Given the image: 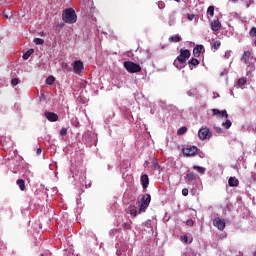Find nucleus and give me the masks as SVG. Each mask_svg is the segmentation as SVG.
Masks as SVG:
<instances>
[{
    "mask_svg": "<svg viewBox=\"0 0 256 256\" xmlns=\"http://www.w3.org/2000/svg\"><path fill=\"white\" fill-rule=\"evenodd\" d=\"M225 57H226L227 59H229V54L226 53V54H225Z\"/></svg>",
    "mask_w": 256,
    "mask_h": 256,
    "instance_id": "obj_40",
    "label": "nucleus"
},
{
    "mask_svg": "<svg viewBox=\"0 0 256 256\" xmlns=\"http://www.w3.org/2000/svg\"><path fill=\"white\" fill-rule=\"evenodd\" d=\"M45 117L51 123H55V121H59V115L54 112H45Z\"/></svg>",
    "mask_w": 256,
    "mask_h": 256,
    "instance_id": "obj_8",
    "label": "nucleus"
},
{
    "mask_svg": "<svg viewBox=\"0 0 256 256\" xmlns=\"http://www.w3.org/2000/svg\"><path fill=\"white\" fill-rule=\"evenodd\" d=\"M250 37H256V27H252L249 32Z\"/></svg>",
    "mask_w": 256,
    "mask_h": 256,
    "instance_id": "obj_29",
    "label": "nucleus"
},
{
    "mask_svg": "<svg viewBox=\"0 0 256 256\" xmlns=\"http://www.w3.org/2000/svg\"><path fill=\"white\" fill-rule=\"evenodd\" d=\"M60 135L61 137H65V135H67V128H62L60 131Z\"/></svg>",
    "mask_w": 256,
    "mask_h": 256,
    "instance_id": "obj_33",
    "label": "nucleus"
},
{
    "mask_svg": "<svg viewBox=\"0 0 256 256\" xmlns=\"http://www.w3.org/2000/svg\"><path fill=\"white\" fill-rule=\"evenodd\" d=\"M213 115H218V117H225V119H229V114L227 110H219V109H212Z\"/></svg>",
    "mask_w": 256,
    "mask_h": 256,
    "instance_id": "obj_10",
    "label": "nucleus"
},
{
    "mask_svg": "<svg viewBox=\"0 0 256 256\" xmlns=\"http://www.w3.org/2000/svg\"><path fill=\"white\" fill-rule=\"evenodd\" d=\"M214 227H217L219 231H223L225 229V221H223L221 218L217 217L214 219Z\"/></svg>",
    "mask_w": 256,
    "mask_h": 256,
    "instance_id": "obj_9",
    "label": "nucleus"
},
{
    "mask_svg": "<svg viewBox=\"0 0 256 256\" xmlns=\"http://www.w3.org/2000/svg\"><path fill=\"white\" fill-rule=\"evenodd\" d=\"M35 53L34 49H29L26 53L23 54V59L25 61H27V59H29L30 56H32Z\"/></svg>",
    "mask_w": 256,
    "mask_h": 256,
    "instance_id": "obj_18",
    "label": "nucleus"
},
{
    "mask_svg": "<svg viewBox=\"0 0 256 256\" xmlns=\"http://www.w3.org/2000/svg\"><path fill=\"white\" fill-rule=\"evenodd\" d=\"M219 47H221V41L216 40L213 45H212V49H215V51H217V49H219Z\"/></svg>",
    "mask_w": 256,
    "mask_h": 256,
    "instance_id": "obj_24",
    "label": "nucleus"
},
{
    "mask_svg": "<svg viewBox=\"0 0 256 256\" xmlns=\"http://www.w3.org/2000/svg\"><path fill=\"white\" fill-rule=\"evenodd\" d=\"M198 136L201 141H205V139H211V137H213V133L209 128H201L198 132Z\"/></svg>",
    "mask_w": 256,
    "mask_h": 256,
    "instance_id": "obj_5",
    "label": "nucleus"
},
{
    "mask_svg": "<svg viewBox=\"0 0 256 256\" xmlns=\"http://www.w3.org/2000/svg\"><path fill=\"white\" fill-rule=\"evenodd\" d=\"M229 187H237L239 185V180L235 177H230L228 180Z\"/></svg>",
    "mask_w": 256,
    "mask_h": 256,
    "instance_id": "obj_16",
    "label": "nucleus"
},
{
    "mask_svg": "<svg viewBox=\"0 0 256 256\" xmlns=\"http://www.w3.org/2000/svg\"><path fill=\"white\" fill-rule=\"evenodd\" d=\"M232 3H237L239 0H230Z\"/></svg>",
    "mask_w": 256,
    "mask_h": 256,
    "instance_id": "obj_39",
    "label": "nucleus"
},
{
    "mask_svg": "<svg viewBox=\"0 0 256 256\" xmlns=\"http://www.w3.org/2000/svg\"><path fill=\"white\" fill-rule=\"evenodd\" d=\"M46 83H47V85H53V83H55V77L49 76V77L46 79Z\"/></svg>",
    "mask_w": 256,
    "mask_h": 256,
    "instance_id": "obj_26",
    "label": "nucleus"
},
{
    "mask_svg": "<svg viewBox=\"0 0 256 256\" xmlns=\"http://www.w3.org/2000/svg\"><path fill=\"white\" fill-rule=\"evenodd\" d=\"M129 212H130V215H132L133 217H137V208H135V206H130Z\"/></svg>",
    "mask_w": 256,
    "mask_h": 256,
    "instance_id": "obj_21",
    "label": "nucleus"
},
{
    "mask_svg": "<svg viewBox=\"0 0 256 256\" xmlns=\"http://www.w3.org/2000/svg\"><path fill=\"white\" fill-rule=\"evenodd\" d=\"M232 123L231 120L227 119L225 122L222 123V126L225 127V129H229L231 127Z\"/></svg>",
    "mask_w": 256,
    "mask_h": 256,
    "instance_id": "obj_27",
    "label": "nucleus"
},
{
    "mask_svg": "<svg viewBox=\"0 0 256 256\" xmlns=\"http://www.w3.org/2000/svg\"><path fill=\"white\" fill-rule=\"evenodd\" d=\"M188 65L190 69H193V67H197L199 65V60L197 58H192L189 62Z\"/></svg>",
    "mask_w": 256,
    "mask_h": 256,
    "instance_id": "obj_17",
    "label": "nucleus"
},
{
    "mask_svg": "<svg viewBox=\"0 0 256 256\" xmlns=\"http://www.w3.org/2000/svg\"><path fill=\"white\" fill-rule=\"evenodd\" d=\"M207 13H209L210 17H213L215 15V7L214 6H209Z\"/></svg>",
    "mask_w": 256,
    "mask_h": 256,
    "instance_id": "obj_23",
    "label": "nucleus"
},
{
    "mask_svg": "<svg viewBox=\"0 0 256 256\" xmlns=\"http://www.w3.org/2000/svg\"><path fill=\"white\" fill-rule=\"evenodd\" d=\"M62 21L67 23L68 25H73L77 23V14L75 13V9L66 8L62 12Z\"/></svg>",
    "mask_w": 256,
    "mask_h": 256,
    "instance_id": "obj_2",
    "label": "nucleus"
},
{
    "mask_svg": "<svg viewBox=\"0 0 256 256\" xmlns=\"http://www.w3.org/2000/svg\"><path fill=\"white\" fill-rule=\"evenodd\" d=\"M216 133H218V135H221V133H223V129H221V128H216Z\"/></svg>",
    "mask_w": 256,
    "mask_h": 256,
    "instance_id": "obj_37",
    "label": "nucleus"
},
{
    "mask_svg": "<svg viewBox=\"0 0 256 256\" xmlns=\"http://www.w3.org/2000/svg\"><path fill=\"white\" fill-rule=\"evenodd\" d=\"M182 195H183L184 197H187V195H189V189L183 188V189H182Z\"/></svg>",
    "mask_w": 256,
    "mask_h": 256,
    "instance_id": "obj_34",
    "label": "nucleus"
},
{
    "mask_svg": "<svg viewBox=\"0 0 256 256\" xmlns=\"http://www.w3.org/2000/svg\"><path fill=\"white\" fill-rule=\"evenodd\" d=\"M184 133H187V127H181L177 131V135H184Z\"/></svg>",
    "mask_w": 256,
    "mask_h": 256,
    "instance_id": "obj_28",
    "label": "nucleus"
},
{
    "mask_svg": "<svg viewBox=\"0 0 256 256\" xmlns=\"http://www.w3.org/2000/svg\"><path fill=\"white\" fill-rule=\"evenodd\" d=\"M34 43L35 45H43L45 43V40H43V38H35Z\"/></svg>",
    "mask_w": 256,
    "mask_h": 256,
    "instance_id": "obj_25",
    "label": "nucleus"
},
{
    "mask_svg": "<svg viewBox=\"0 0 256 256\" xmlns=\"http://www.w3.org/2000/svg\"><path fill=\"white\" fill-rule=\"evenodd\" d=\"M249 59H251V52L250 51H245L243 53L242 58H241L242 63H245V64L249 63Z\"/></svg>",
    "mask_w": 256,
    "mask_h": 256,
    "instance_id": "obj_14",
    "label": "nucleus"
},
{
    "mask_svg": "<svg viewBox=\"0 0 256 256\" xmlns=\"http://www.w3.org/2000/svg\"><path fill=\"white\" fill-rule=\"evenodd\" d=\"M149 203H151V195L144 194L141 198L139 213H145V211H147V207H149Z\"/></svg>",
    "mask_w": 256,
    "mask_h": 256,
    "instance_id": "obj_4",
    "label": "nucleus"
},
{
    "mask_svg": "<svg viewBox=\"0 0 256 256\" xmlns=\"http://www.w3.org/2000/svg\"><path fill=\"white\" fill-rule=\"evenodd\" d=\"M16 183L21 191H25V180L18 179Z\"/></svg>",
    "mask_w": 256,
    "mask_h": 256,
    "instance_id": "obj_20",
    "label": "nucleus"
},
{
    "mask_svg": "<svg viewBox=\"0 0 256 256\" xmlns=\"http://www.w3.org/2000/svg\"><path fill=\"white\" fill-rule=\"evenodd\" d=\"M211 29L212 31H219V29H221V22H219V20L212 21Z\"/></svg>",
    "mask_w": 256,
    "mask_h": 256,
    "instance_id": "obj_15",
    "label": "nucleus"
},
{
    "mask_svg": "<svg viewBox=\"0 0 256 256\" xmlns=\"http://www.w3.org/2000/svg\"><path fill=\"white\" fill-rule=\"evenodd\" d=\"M186 179L189 183H195L197 181V175L194 172L186 174Z\"/></svg>",
    "mask_w": 256,
    "mask_h": 256,
    "instance_id": "obj_13",
    "label": "nucleus"
},
{
    "mask_svg": "<svg viewBox=\"0 0 256 256\" xmlns=\"http://www.w3.org/2000/svg\"><path fill=\"white\" fill-rule=\"evenodd\" d=\"M73 69H74V73H77L79 75V73H81L83 69H85L83 61L81 60L75 61L73 65Z\"/></svg>",
    "mask_w": 256,
    "mask_h": 256,
    "instance_id": "obj_7",
    "label": "nucleus"
},
{
    "mask_svg": "<svg viewBox=\"0 0 256 256\" xmlns=\"http://www.w3.org/2000/svg\"><path fill=\"white\" fill-rule=\"evenodd\" d=\"M198 151H199V148H197V146H191L189 148L182 149V153L186 157H193V155H197Z\"/></svg>",
    "mask_w": 256,
    "mask_h": 256,
    "instance_id": "obj_6",
    "label": "nucleus"
},
{
    "mask_svg": "<svg viewBox=\"0 0 256 256\" xmlns=\"http://www.w3.org/2000/svg\"><path fill=\"white\" fill-rule=\"evenodd\" d=\"M141 183H142L143 189H147L149 187V175L143 174L141 176Z\"/></svg>",
    "mask_w": 256,
    "mask_h": 256,
    "instance_id": "obj_11",
    "label": "nucleus"
},
{
    "mask_svg": "<svg viewBox=\"0 0 256 256\" xmlns=\"http://www.w3.org/2000/svg\"><path fill=\"white\" fill-rule=\"evenodd\" d=\"M188 18H189V19H190V21H191V19H192V18H191V15H188Z\"/></svg>",
    "mask_w": 256,
    "mask_h": 256,
    "instance_id": "obj_42",
    "label": "nucleus"
},
{
    "mask_svg": "<svg viewBox=\"0 0 256 256\" xmlns=\"http://www.w3.org/2000/svg\"><path fill=\"white\" fill-rule=\"evenodd\" d=\"M203 51V45H197L193 49V55L194 57H201V52Z\"/></svg>",
    "mask_w": 256,
    "mask_h": 256,
    "instance_id": "obj_12",
    "label": "nucleus"
},
{
    "mask_svg": "<svg viewBox=\"0 0 256 256\" xmlns=\"http://www.w3.org/2000/svg\"><path fill=\"white\" fill-rule=\"evenodd\" d=\"M39 256H45L44 254H40Z\"/></svg>",
    "mask_w": 256,
    "mask_h": 256,
    "instance_id": "obj_43",
    "label": "nucleus"
},
{
    "mask_svg": "<svg viewBox=\"0 0 256 256\" xmlns=\"http://www.w3.org/2000/svg\"><path fill=\"white\" fill-rule=\"evenodd\" d=\"M11 85H12V87H16V85H19V79H17V78L12 79Z\"/></svg>",
    "mask_w": 256,
    "mask_h": 256,
    "instance_id": "obj_31",
    "label": "nucleus"
},
{
    "mask_svg": "<svg viewBox=\"0 0 256 256\" xmlns=\"http://www.w3.org/2000/svg\"><path fill=\"white\" fill-rule=\"evenodd\" d=\"M43 153V150L41 148H37L36 155H41Z\"/></svg>",
    "mask_w": 256,
    "mask_h": 256,
    "instance_id": "obj_36",
    "label": "nucleus"
},
{
    "mask_svg": "<svg viewBox=\"0 0 256 256\" xmlns=\"http://www.w3.org/2000/svg\"><path fill=\"white\" fill-rule=\"evenodd\" d=\"M123 228L126 230V231H129V229H131V224L129 222H126L123 224Z\"/></svg>",
    "mask_w": 256,
    "mask_h": 256,
    "instance_id": "obj_32",
    "label": "nucleus"
},
{
    "mask_svg": "<svg viewBox=\"0 0 256 256\" xmlns=\"http://www.w3.org/2000/svg\"><path fill=\"white\" fill-rule=\"evenodd\" d=\"M193 169H195L198 173H201V175L205 174L206 169L201 166H193Z\"/></svg>",
    "mask_w": 256,
    "mask_h": 256,
    "instance_id": "obj_22",
    "label": "nucleus"
},
{
    "mask_svg": "<svg viewBox=\"0 0 256 256\" xmlns=\"http://www.w3.org/2000/svg\"><path fill=\"white\" fill-rule=\"evenodd\" d=\"M170 43H179L181 41V37L179 35H174L169 37Z\"/></svg>",
    "mask_w": 256,
    "mask_h": 256,
    "instance_id": "obj_19",
    "label": "nucleus"
},
{
    "mask_svg": "<svg viewBox=\"0 0 256 256\" xmlns=\"http://www.w3.org/2000/svg\"><path fill=\"white\" fill-rule=\"evenodd\" d=\"M189 57H191V51L189 49H181L180 55H178L177 58L174 60L175 67L177 69H183Z\"/></svg>",
    "mask_w": 256,
    "mask_h": 256,
    "instance_id": "obj_1",
    "label": "nucleus"
},
{
    "mask_svg": "<svg viewBox=\"0 0 256 256\" xmlns=\"http://www.w3.org/2000/svg\"><path fill=\"white\" fill-rule=\"evenodd\" d=\"M124 67L128 73H141V65L132 62V61H125Z\"/></svg>",
    "mask_w": 256,
    "mask_h": 256,
    "instance_id": "obj_3",
    "label": "nucleus"
},
{
    "mask_svg": "<svg viewBox=\"0 0 256 256\" xmlns=\"http://www.w3.org/2000/svg\"><path fill=\"white\" fill-rule=\"evenodd\" d=\"M245 83H247V80H245V78H240V79L238 80V85H239L240 87H243V85H245Z\"/></svg>",
    "mask_w": 256,
    "mask_h": 256,
    "instance_id": "obj_30",
    "label": "nucleus"
},
{
    "mask_svg": "<svg viewBox=\"0 0 256 256\" xmlns=\"http://www.w3.org/2000/svg\"><path fill=\"white\" fill-rule=\"evenodd\" d=\"M188 18H189V19H190V21H191V19H192V18H191V15H188Z\"/></svg>",
    "mask_w": 256,
    "mask_h": 256,
    "instance_id": "obj_41",
    "label": "nucleus"
},
{
    "mask_svg": "<svg viewBox=\"0 0 256 256\" xmlns=\"http://www.w3.org/2000/svg\"><path fill=\"white\" fill-rule=\"evenodd\" d=\"M182 239H183V241H185V243H187V241H188L187 235H184V236L182 237Z\"/></svg>",
    "mask_w": 256,
    "mask_h": 256,
    "instance_id": "obj_38",
    "label": "nucleus"
},
{
    "mask_svg": "<svg viewBox=\"0 0 256 256\" xmlns=\"http://www.w3.org/2000/svg\"><path fill=\"white\" fill-rule=\"evenodd\" d=\"M193 224H194L193 219H189L186 221V225H188V227H193Z\"/></svg>",
    "mask_w": 256,
    "mask_h": 256,
    "instance_id": "obj_35",
    "label": "nucleus"
}]
</instances>
